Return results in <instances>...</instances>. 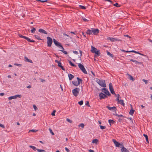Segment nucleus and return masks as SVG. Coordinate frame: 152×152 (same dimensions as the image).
I'll list each match as a JSON object with an SVG mask.
<instances>
[{"label":"nucleus","mask_w":152,"mask_h":152,"mask_svg":"<svg viewBox=\"0 0 152 152\" xmlns=\"http://www.w3.org/2000/svg\"><path fill=\"white\" fill-rule=\"evenodd\" d=\"M56 111L55 110H54L51 113V115L53 116H54L55 115V113L56 112Z\"/></svg>","instance_id":"49"},{"label":"nucleus","mask_w":152,"mask_h":152,"mask_svg":"<svg viewBox=\"0 0 152 152\" xmlns=\"http://www.w3.org/2000/svg\"><path fill=\"white\" fill-rule=\"evenodd\" d=\"M114 115H115L116 116H118V117H122L123 118L125 117V116H124L122 115H118V114H114Z\"/></svg>","instance_id":"34"},{"label":"nucleus","mask_w":152,"mask_h":152,"mask_svg":"<svg viewBox=\"0 0 152 152\" xmlns=\"http://www.w3.org/2000/svg\"><path fill=\"white\" fill-rule=\"evenodd\" d=\"M53 42L55 45L57 47L59 48V46L61 45L60 43L57 41L56 39H53Z\"/></svg>","instance_id":"9"},{"label":"nucleus","mask_w":152,"mask_h":152,"mask_svg":"<svg viewBox=\"0 0 152 152\" xmlns=\"http://www.w3.org/2000/svg\"><path fill=\"white\" fill-rule=\"evenodd\" d=\"M0 126L3 128H4L5 127L4 125L1 124H0Z\"/></svg>","instance_id":"61"},{"label":"nucleus","mask_w":152,"mask_h":152,"mask_svg":"<svg viewBox=\"0 0 152 152\" xmlns=\"http://www.w3.org/2000/svg\"><path fill=\"white\" fill-rule=\"evenodd\" d=\"M89 152H94V151L91 149H89L88 150Z\"/></svg>","instance_id":"64"},{"label":"nucleus","mask_w":152,"mask_h":152,"mask_svg":"<svg viewBox=\"0 0 152 152\" xmlns=\"http://www.w3.org/2000/svg\"><path fill=\"white\" fill-rule=\"evenodd\" d=\"M99 96L100 97V99H105L107 97V96L105 94H104L102 92H101L100 93H99Z\"/></svg>","instance_id":"8"},{"label":"nucleus","mask_w":152,"mask_h":152,"mask_svg":"<svg viewBox=\"0 0 152 152\" xmlns=\"http://www.w3.org/2000/svg\"><path fill=\"white\" fill-rule=\"evenodd\" d=\"M106 107L107 108H108V109L109 110H113L115 111H116L117 109H116V108L114 106L112 107H109V106H106Z\"/></svg>","instance_id":"11"},{"label":"nucleus","mask_w":152,"mask_h":152,"mask_svg":"<svg viewBox=\"0 0 152 152\" xmlns=\"http://www.w3.org/2000/svg\"><path fill=\"white\" fill-rule=\"evenodd\" d=\"M83 103V101L81 100L78 102V104L80 105H82Z\"/></svg>","instance_id":"42"},{"label":"nucleus","mask_w":152,"mask_h":152,"mask_svg":"<svg viewBox=\"0 0 152 152\" xmlns=\"http://www.w3.org/2000/svg\"><path fill=\"white\" fill-rule=\"evenodd\" d=\"M109 88L110 90L111 93L115 95V96H116L117 95L115 94L113 88V87L112 84L110 83L109 84Z\"/></svg>","instance_id":"5"},{"label":"nucleus","mask_w":152,"mask_h":152,"mask_svg":"<svg viewBox=\"0 0 152 152\" xmlns=\"http://www.w3.org/2000/svg\"><path fill=\"white\" fill-rule=\"evenodd\" d=\"M59 48H60L61 49V50H64V48L63 47L62 45H61L60 46H59Z\"/></svg>","instance_id":"51"},{"label":"nucleus","mask_w":152,"mask_h":152,"mask_svg":"<svg viewBox=\"0 0 152 152\" xmlns=\"http://www.w3.org/2000/svg\"><path fill=\"white\" fill-rule=\"evenodd\" d=\"M65 149L67 152H69L70 151L66 147L65 148Z\"/></svg>","instance_id":"60"},{"label":"nucleus","mask_w":152,"mask_h":152,"mask_svg":"<svg viewBox=\"0 0 152 152\" xmlns=\"http://www.w3.org/2000/svg\"><path fill=\"white\" fill-rule=\"evenodd\" d=\"M99 126L100 127V129H104L106 128V127L105 126L100 125Z\"/></svg>","instance_id":"43"},{"label":"nucleus","mask_w":152,"mask_h":152,"mask_svg":"<svg viewBox=\"0 0 152 152\" xmlns=\"http://www.w3.org/2000/svg\"><path fill=\"white\" fill-rule=\"evenodd\" d=\"M118 95V96H117V99H116V100L117 101H118V102L120 100L119 99V96H120V95L119 94H118L117 95Z\"/></svg>","instance_id":"57"},{"label":"nucleus","mask_w":152,"mask_h":152,"mask_svg":"<svg viewBox=\"0 0 152 152\" xmlns=\"http://www.w3.org/2000/svg\"><path fill=\"white\" fill-rule=\"evenodd\" d=\"M72 66H74V67H76L77 66L74 64L73 63H72L71 64H70Z\"/></svg>","instance_id":"53"},{"label":"nucleus","mask_w":152,"mask_h":152,"mask_svg":"<svg viewBox=\"0 0 152 152\" xmlns=\"http://www.w3.org/2000/svg\"><path fill=\"white\" fill-rule=\"evenodd\" d=\"M79 52H80V57L81 58V57L82 56V51L81 50H79Z\"/></svg>","instance_id":"58"},{"label":"nucleus","mask_w":152,"mask_h":152,"mask_svg":"<svg viewBox=\"0 0 152 152\" xmlns=\"http://www.w3.org/2000/svg\"><path fill=\"white\" fill-rule=\"evenodd\" d=\"M120 104H121V105L123 106H124V105H125V104L124 103V100H122V99H120L119 101L118 102Z\"/></svg>","instance_id":"24"},{"label":"nucleus","mask_w":152,"mask_h":152,"mask_svg":"<svg viewBox=\"0 0 152 152\" xmlns=\"http://www.w3.org/2000/svg\"><path fill=\"white\" fill-rule=\"evenodd\" d=\"M107 96H111V94H110V93L109 92L108 93L106 94Z\"/></svg>","instance_id":"63"},{"label":"nucleus","mask_w":152,"mask_h":152,"mask_svg":"<svg viewBox=\"0 0 152 152\" xmlns=\"http://www.w3.org/2000/svg\"><path fill=\"white\" fill-rule=\"evenodd\" d=\"M38 31L39 32L43 34H48V32L46 31L42 28L39 29Z\"/></svg>","instance_id":"12"},{"label":"nucleus","mask_w":152,"mask_h":152,"mask_svg":"<svg viewBox=\"0 0 152 152\" xmlns=\"http://www.w3.org/2000/svg\"><path fill=\"white\" fill-rule=\"evenodd\" d=\"M86 106H88V107L90 106L89 103V102L87 101L86 103Z\"/></svg>","instance_id":"55"},{"label":"nucleus","mask_w":152,"mask_h":152,"mask_svg":"<svg viewBox=\"0 0 152 152\" xmlns=\"http://www.w3.org/2000/svg\"><path fill=\"white\" fill-rule=\"evenodd\" d=\"M24 39H25L26 40L30 42H34L35 41L33 40H32L29 39L28 37H26V36L25 37Z\"/></svg>","instance_id":"19"},{"label":"nucleus","mask_w":152,"mask_h":152,"mask_svg":"<svg viewBox=\"0 0 152 152\" xmlns=\"http://www.w3.org/2000/svg\"><path fill=\"white\" fill-rule=\"evenodd\" d=\"M72 84L75 86H77L79 85L78 84V82L76 81H72Z\"/></svg>","instance_id":"28"},{"label":"nucleus","mask_w":152,"mask_h":152,"mask_svg":"<svg viewBox=\"0 0 152 152\" xmlns=\"http://www.w3.org/2000/svg\"><path fill=\"white\" fill-rule=\"evenodd\" d=\"M73 53L76 55H77L78 54V52L76 51H73Z\"/></svg>","instance_id":"59"},{"label":"nucleus","mask_w":152,"mask_h":152,"mask_svg":"<svg viewBox=\"0 0 152 152\" xmlns=\"http://www.w3.org/2000/svg\"><path fill=\"white\" fill-rule=\"evenodd\" d=\"M92 30L91 31L90 29H88L87 30L86 33L87 34L90 35L92 34Z\"/></svg>","instance_id":"27"},{"label":"nucleus","mask_w":152,"mask_h":152,"mask_svg":"<svg viewBox=\"0 0 152 152\" xmlns=\"http://www.w3.org/2000/svg\"><path fill=\"white\" fill-rule=\"evenodd\" d=\"M102 91L104 92L106 95L109 92L108 89L105 88H103L102 89Z\"/></svg>","instance_id":"13"},{"label":"nucleus","mask_w":152,"mask_h":152,"mask_svg":"<svg viewBox=\"0 0 152 152\" xmlns=\"http://www.w3.org/2000/svg\"><path fill=\"white\" fill-rule=\"evenodd\" d=\"M96 82L101 86L105 87L106 85L104 80H101L99 79H96Z\"/></svg>","instance_id":"1"},{"label":"nucleus","mask_w":152,"mask_h":152,"mask_svg":"<svg viewBox=\"0 0 152 152\" xmlns=\"http://www.w3.org/2000/svg\"><path fill=\"white\" fill-rule=\"evenodd\" d=\"M79 127H81L82 128H83L84 126V125L83 123L80 124L78 126Z\"/></svg>","instance_id":"38"},{"label":"nucleus","mask_w":152,"mask_h":152,"mask_svg":"<svg viewBox=\"0 0 152 152\" xmlns=\"http://www.w3.org/2000/svg\"><path fill=\"white\" fill-rule=\"evenodd\" d=\"M49 130L50 131V133L52 135H54V133L53 132L51 129L50 128H49Z\"/></svg>","instance_id":"47"},{"label":"nucleus","mask_w":152,"mask_h":152,"mask_svg":"<svg viewBox=\"0 0 152 152\" xmlns=\"http://www.w3.org/2000/svg\"><path fill=\"white\" fill-rule=\"evenodd\" d=\"M129 76L130 79V80H132L133 81L134 80V79L133 78V77L130 75H129Z\"/></svg>","instance_id":"35"},{"label":"nucleus","mask_w":152,"mask_h":152,"mask_svg":"<svg viewBox=\"0 0 152 152\" xmlns=\"http://www.w3.org/2000/svg\"><path fill=\"white\" fill-rule=\"evenodd\" d=\"M99 141L97 139H95L93 140L91 142H98Z\"/></svg>","instance_id":"37"},{"label":"nucleus","mask_w":152,"mask_h":152,"mask_svg":"<svg viewBox=\"0 0 152 152\" xmlns=\"http://www.w3.org/2000/svg\"><path fill=\"white\" fill-rule=\"evenodd\" d=\"M39 80H40L42 82H44L45 81V80L43 79L40 78Z\"/></svg>","instance_id":"56"},{"label":"nucleus","mask_w":152,"mask_h":152,"mask_svg":"<svg viewBox=\"0 0 152 152\" xmlns=\"http://www.w3.org/2000/svg\"><path fill=\"white\" fill-rule=\"evenodd\" d=\"M58 66L61 68L62 70H63L64 71L65 70V69L64 68L63 66L61 65V63L60 61L58 63Z\"/></svg>","instance_id":"18"},{"label":"nucleus","mask_w":152,"mask_h":152,"mask_svg":"<svg viewBox=\"0 0 152 152\" xmlns=\"http://www.w3.org/2000/svg\"><path fill=\"white\" fill-rule=\"evenodd\" d=\"M37 151L38 152H45V151L44 150L42 149H37Z\"/></svg>","instance_id":"36"},{"label":"nucleus","mask_w":152,"mask_h":152,"mask_svg":"<svg viewBox=\"0 0 152 152\" xmlns=\"http://www.w3.org/2000/svg\"><path fill=\"white\" fill-rule=\"evenodd\" d=\"M29 147L30 148H32V149H33V150L34 151H36V150H37V149L34 146H32V145H30L29 146Z\"/></svg>","instance_id":"32"},{"label":"nucleus","mask_w":152,"mask_h":152,"mask_svg":"<svg viewBox=\"0 0 152 152\" xmlns=\"http://www.w3.org/2000/svg\"><path fill=\"white\" fill-rule=\"evenodd\" d=\"M121 150L122 152H129V150H127L126 148L124 147V145H123L122 146Z\"/></svg>","instance_id":"16"},{"label":"nucleus","mask_w":152,"mask_h":152,"mask_svg":"<svg viewBox=\"0 0 152 152\" xmlns=\"http://www.w3.org/2000/svg\"><path fill=\"white\" fill-rule=\"evenodd\" d=\"M72 66H74V67H76L77 66L74 64L73 63H72L71 64H70Z\"/></svg>","instance_id":"54"},{"label":"nucleus","mask_w":152,"mask_h":152,"mask_svg":"<svg viewBox=\"0 0 152 152\" xmlns=\"http://www.w3.org/2000/svg\"><path fill=\"white\" fill-rule=\"evenodd\" d=\"M108 122L110 126H111V124H114L115 122L113 120L109 119L108 120Z\"/></svg>","instance_id":"23"},{"label":"nucleus","mask_w":152,"mask_h":152,"mask_svg":"<svg viewBox=\"0 0 152 152\" xmlns=\"http://www.w3.org/2000/svg\"><path fill=\"white\" fill-rule=\"evenodd\" d=\"M37 130H34V129H32V130H30L29 131V132H37Z\"/></svg>","instance_id":"50"},{"label":"nucleus","mask_w":152,"mask_h":152,"mask_svg":"<svg viewBox=\"0 0 152 152\" xmlns=\"http://www.w3.org/2000/svg\"><path fill=\"white\" fill-rule=\"evenodd\" d=\"M107 53L108 55L110 56L112 58H113L114 57V56L113 54H111L110 52L108 51H107Z\"/></svg>","instance_id":"29"},{"label":"nucleus","mask_w":152,"mask_h":152,"mask_svg":"<svg viewBox=\"0 0 152 152\" xmlns=\"http://www.w3.org/2000/svg\"><path fill=\"white\" fill-rule=\"evenodd\" d=\"M14 65H16L17 66H20V67L22 66V64H17V63L15 64Z\"/></svg>","instance_id":"48"},{"label":"nucleus","mask_w":152,"mask_h":152,"mask_svg":"<svg viewBox=\"0 0 152 152\" xmlns=\"http://www.w3.org/2000/svg\"><path fill=\"white\" fill-rule=\"evenodd\" d=\"M68 76L69 80H71L74 77V75L70 73L68 74Z\"/></svg>","instance_id":"20"},{"label":"nucleus","mask_w":152,"mask_h":152,"mask_svg":"<svg viewBox=\"0 0 152 152\" xmlns=\"http://www.w3.org/2000/svg\"><path fill=\"white\" fill-rule=\"evenodd\" d=\"M36 29L34 27H32L31 28V33H35V31H36Z\"/></svg>","instance_id":"31"},{"label":"nucleus","mask_w":152,"mask_h":152,"mask_svg":"<svg viewBox=\"0 0 152 152\" xmlns=\"http://www.w3.org/2000/svg\"><path fill=\"white\" fill-rule=\"evenodd\" d=\"M19 36L20 37H21V38H23L24 39V37L25 36H23L22 35V34H19Z\"/></svg>","instance_id":"52"},{"label":"nucleus","mask_w":152,"mask_h":152,"mask_svg":"<svg viewBox=\"0 0 152 152\" xmlns=\"http://www.w3.org/2000/svg\"><path fill=\"white\" fill-rule=\"evenodd\" d=\"M130 61L132 62H135V64L138 65H141L142 64V62L137 61L135 60H133L132 59H130Z\"/></svg>","instance_id":"17"},{"label":"nucleus","mask_w":152,"mask_h":152,"mask_svg":"<svg viewBox=\"0 0 152 152\" xmlns=\"http://www.w3.org/2000/svg\"><path fill=\"white\" fill-rule=\"evenodd\" d=\"M77 80L78 81V85H79L80 83H81L82 81V80L80 78L78 77H77Z\"/></svg>","instance_id":"26"},{"label":"nucleus","mask_w":152,"mask_h":152,"mask_svg":"<svg viewBox=\"0 0 152 152\" xmlns=\"http://www.w3.org/2000/svg\"><path fill=\"white\" fill-rule=\"evenodd\" d=\"M59 50L62 52V53H64L65 54H67L68 53L67 52V51H65L64 50Z\"/></svg>","instance_id":"39"},{"label":"nucleus","mask_w":152,"mask_h":152,"mask_svg":"<svg viewBox=\"0 0 152 152\" xmlns=\"http://www.w3.org/2000/svg\"><path fill=\"white\" fill-rule=\"evenodd\" d=\"M97 50V49L96 48L93 47V46H91V51L92 53H94Z\"/></svg>","instance_id":"14"},{"label":"nucleus","mask_w":152,"mask_h":152,"mask_svg":"<svg viewBox=\"0 0 152 152\" xmlns=\"http://www.w3.org/2000/svg\"><path fill=\"white\" fill-rule=\"evenodd\" d=\"M114 6L117 7H119L120 5L118 3H116L113 4Z\"/></svg>","instance_id":"40"},{"label":"nucleus","mask_w":152,"mask_h":152,"mask_svg":"<svg viewBox=\"0 0 152 152\" xmlns=\"http://www.w3.org/2000/svg\"><path fill=\"white\" fill-rule=\"evenodd\" d=\"M142 81L144 82L145 84H147L148 83V80H145L144 79H143Z\"/></svg>","instance_id":"44"},{"label":"nucleus","mask_w":152,"mask_h":152,"mask_svg":"<svg viewBox=\"0 0 152 152\" xmlns=\"http://www.w3.org/2000/svg\"><path fill=\"white\" fill-rule=\"evenodd\" d=\"M95 52L94 53H95V54L94 55V57H96L97 56H100V50H96Z\"/></svg>","instance_id":"15"},{"label":"nucleus","mask_w":152,"mask_h":152,"mask_svg":"<svg viewBox=\"0 0 152 152\" xmlns=\"http://www.w3.org/2000/svg\"><path fill=\"white\" fill-rule=\"evenodd\" d=\"M33 107L34 108V110L35 111L37 110L38 109V108H37V106H36V105H35L34 104L33 105Z\"/></svg>","instance_id":"45"},{"label":"nucleus","mask_w":152,"mask_h":152,"mask_svg":"<svg viewBox=\"0 0 152 152\" xmlns=\"http://www.w3.org/2000/svg\"><path fill=\"white\" fill-rule=\"evenodd\" d=\"M34 37L35 38L37 39L38 40H42V39L40 38V37L37 35H35Z\"/></svg>","instance_id":"33"},{"label":"nucleus","mask_w":152,"mask_h":152,"mask_svg":"<svg viewBox=\"0 0 152 152\" xmlns=\"http://www.w3.org/2000/svg\"><path fill=\"white\" fill-rule=\"evenodd\" d=\"M79 88H76L72 90L73 94L75 96H77L79 94Z\"/></svg>","instance_id":"4"},{"label":"nucleus","mask_w":152,"mask_h":152,"mask_svg":"<svg viewBox=\"0 0 152 152\" xmlns=\"http://www.w3.org/2000/svg\"><path fill=\"white\" fill-rule=\"evenodd\" d=\"M107 39L110 40L111 42H114L115 41H122V40L116 38H112L111 37H109L107 38Z\"/></svg>","instance_id":"6"},{"label":"nucleus","mask_w":152,"mask_h":152,"mask_svg":"<svg viewBox=\"0 0 152 152\" xmlns=\"http://www.w3.org/2000/svg\"><path fill=\"white\" fill-rule=\"evenodd\" d=\"M116 147H119L120 145L122 146L123 143H114Z\"/></svg>","instance_id":"25"},{"label":"nucleus","mask_w":152,"mask_h":152,"mask_svg":"<svg viewBox=\"0 0 152 152\" xmlns=\"http://www.w3.org/2000/svg\"><path fill=\"white\" fill-rule=\"evenodd\" d=\"M92 33L96 35L99 33V30L98 29L92 28Z\"/></svg>","instance_id":"10"},{"label":"nucleus","mask_w":152,"mask_h":152,"mask_svg":"<svg viewBox=\"0 0 152 152\" xmlns=\"http://www.w3.org/2000/svg\"><path fill=\"white\" fill-rule=\"evenodd\" d=\"M83 21L85 22H88V20H87L85 18H83Z\"/></svg>","instance_id":"62"},{"label":"nucleus","mask_w":152,"mask_h":152,"mask_svg":"<svg viewBox=\"0 0 152 152\" xmlns=\"http://www.w3.org/2000/svg\"><path fill=\"white\" fill-rule=\"evenodd\" d=\"M24 58H25V61H27V62H29V63H33L32 61L31 60L29 59L26 57L25 56L24 57Z\"/></svg>","instance_id":"21"},{"label":"nucleus","mask_w":152,"mask_h":152,"mask_svg":"<svg viewBox=\"0 0 152 152\" xmlns=\"http://www.w3.org/2000/svg\"><path fill=\"white\" fill-rule=\"evenodd\" d=\"M131 109L130 110L129 113L130 115H133V114H134V110L133 109L132 105H131Z\"/></svg>","instance_id":"22"},{"label":"nucleus","mask_w":152,"mask_h":152,"mask_svg":"<svg viewBox=\"0 0 152 152\" xmlns=\"http://www.w3.org/2000/svg\"><path fill=\"white\" fill-rule=\"evenodd\" d=\"M78 66L80 69L82 70V72L84 74H87V72L86 71V69L84 68V66L80 63L78 64Z\"/></svg>","instance_id":"3"},{"label":"nucleus","mask_w":152,"mask_h":152,"mask_svg":"<svg viewBox=\"0 0 152 152\" xmlns=\"http://www.w3.org/2000/svg\"><path fill=\"white\" fill-rule=\"evenodd\" d=\"M47 46L49 47H50L51 46L53 43L52 39L49 37H47Z\"/></svg>","instance_id":"2"},{"label":"nucleus","mask_w":152,"mask_h":152,"mask_svg":"<svg viewBox=\"0 0 152 152\" xmlns=\"http://www.w3.org/2000/svg\"><path fill=\"white\" fill-rule=\"evenodd\" d=\"M22 96L21 95L18 94L13 96H10L8 97V99L9 100H10L12 99H15L17 97L20 98Z\"/></svg>","instance_id":"7"},{"label":"nucleus","mask_w":152,"mask_h":152,"mask_svg":"<svg viewBox=\"0 0 152 152\" xmlns=\"http://www.w3.org/2000/svg\"><path fill=\"white\" fill-rule=\"evenodd\" d=\"M79 6L80 7V8L82 9H86V8L85 7V6H82V5H80Z\"/></svg>","instance_id":"41"},{"label":"nucleus","mask_w":152,"mask_h":152,"mask_svg":"<svg viewBox=\"0 0 152 152\" xmlns=\"http://www.w3.org/2000/svg\"><path fill=\"white\" fill-rule=\"evenodd\" d=\"M66 120L67 121H68V122H69L70 123H71L72 122V121L68 118H66Z\"/></svg>","instance_id":"46"},{"label":"nucleus","mask_w":152,"mask_h":152,"mask_svg":"<svg viewBox=\"0 0 152 152\" xmlns=\"http://www.w3.org/2000/svg\"><path fill=\"white\" fill-rule=\"evenodd\" d=\"M143 136L145 138L147 142H149L148 138V136L145 134H144Z\"/></svg>","instance_id":"30"}]
</instances>
